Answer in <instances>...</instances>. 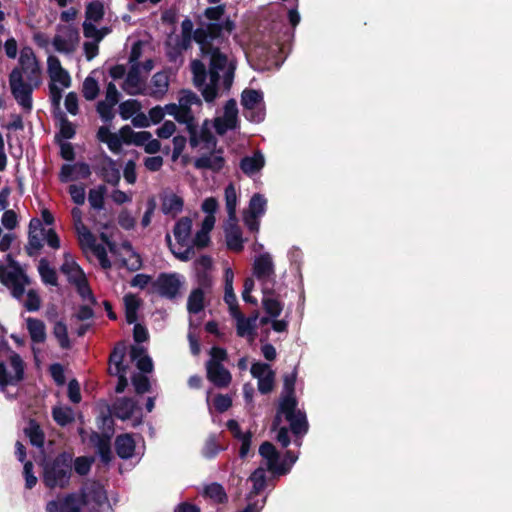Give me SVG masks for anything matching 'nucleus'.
Wrapping results in <instances>:
<instances>
[{
	"label": "nucleus",
	"mask_w": 512,
	"mask_h": 512,
	"mask_svg": "<svg viewBox=\"0 0 512 512\" xmlns=\"http://www.w3.org/2000/svg\"><path fill=\"white\" fill-rule=\"evenodd\" d=\"M42 482L49 489H65L70 484L73 471V454L63 451L53 458L44 459Z\"/></svg>",
	"instance_id": "nucleus-1"
},
{
	"label": "nucleus",
	"mask_w": 512,
	"mask_h": 512,
	"mask_svg": "<svg viewBox=\"0 0 512 512\" xmlns=\"http://www.w3.org/2000/svg\"><path fill=\"white\" fill-rule=\"evenodd\" d=\"M9 84L11 93L18 105L22 107L24 112L30 113L33 109L32 93L34 87L31 83L24 81L22 71L18 67L10 72Z\"/></svg>",
	"instance_id": "nucleus-2"
},
{
	"label": "nucleus",
	"mask_w": 512,
	"mask_h": 512,
	"mask_svg": "<svg viewBox=\"0 0 512 512\" xmlns=\"http://www.w3.org/2000/svg\"><path fill=\"white\" fill-rule=\"evenodd\" d=\"M13 373L7 369L5 362L0 360V390L3 392L8 386H17L25 379V362L22 357L12 351L8 357Z\"/></svg>",
	"instance_id": "nucleus-3"
},
{
	"label": "nucleus",
	"mask_w": 512,
	"mask_h": 512,
	"mask_svg": "<svg viewBox=\"0 0 512 512\" xmlns=\"http://www.w3.org/2000/svg\"><path fill=\"white\" fill-rule=\"evenodd\" d=\"M182 282L177 273H160L151 284V292L162 298L173 300L180 295Z\"/></svg>",
	"instance_id": "nucleus-4"
},
{
	"label": "nucleus",
	"mask_w": 512,
	"mask_h": 512,
	"mask_svg": "<svg viewBox=\"0 0 512 512\" xmlns=\"http://www.w3.org/2000/svg\"><path fill=\"white\" fill-rule=\"evenodd\" d=\"M78 494V503L86 506L93 502L98 507H102L108 500L104 486L98 481H92L81 487Z\"/></svg>",
	"instance_id": "nucleus-5"
},
{
	"label": "nucleus",
	"mask_w": 512,
	"mask_h": 512,
	"mask_svg": "<svg viewBox=\"0 0 512 512\" xmlns=\"http://www.w3.org/2000/svg\"><path fill=\"white\" fill-rule=\"evenodd\" d=\"M57 30L62 31L65 37H62L61 35L54 36L52 44L55 50L59 53L66 54L74 52L80 39L78 29L72 25H69L64 27L58 26Z\"/></svg>",
	"instance_id": "nucleus-6"
},
{
	"label": "nucleus",
	"mask_w": 512,
	"mask_h": 512,
	"mask_svg": "<svg viewBox=\"0 0 512 512\" xmlns=\"http://www.w3.org/2000/svg\"><path fill=\"white\" fill-rule=\"evenodd\" d=\"M259 454L267 461V469L273 474L281 476L289 473L290 467L279 462L280 454L271 442H263L259 447Z\"/></svg>",
	"instance_id": "nucleus-7"
},
{
	"label": "nucleus",
	"mask_w": 512,
	"mask_h": 512,
	"mask_svg": "<svg viewBox=\"0 0 512 512\" xmlns=\"http://www.w3.org/2000/svg\"><path fill=\"white\" fill-rule=\"evenodd\" d=\"M8 265L13 270H8L5 266L0 265V282L8 288H12L15 283H19L22 277L26 274L19 263L7 255Z\"/></svg>",
	"instance_id": "nucleus-8"
},
{
	"label": "nucleus",
	"mask_w": 512,
	"mask_h": 512,
	"mask_svg": "<svg viewBox=\"0 0 512 512\" xmlns=\"http://www.w3.org/2000/svg\"><path fill=\"white\" fill-rule=\"evenodd\" d=\"M207 379L218 388H226L232 380L231 373L222 363H214L206 365Z\"/></svg>",
	"instance_id": "nucleus-9"
},
{
	"label": "nucleus",
	"mask_w": 512,
	"mask_h": 512,
	"mask_svg": "<svg viewBox=\"0 0 512 512\" xmlns=\"http://www.w3.org/2000/svg\"><path fill=\"white\" fill-rule=\"evenodd\" d=\"M97 175L107 184L117 186L121 179L119 169L116 167L115 161L105 156L104 162L94 168Z\"/></svg>",
	"instance_id": "nucleus-10"
},
{
	"label": "nucleus",
	"mask_w": 512,
	"mask_h": 512,
	"mask_svg": "<svg viewBox=\"0 0 512 512\" xmlns=\"http://www.w3.org/2000/svg\"><path fill=\"white\" fill-rule=\"evenodd\" d=\"M140 63L132 64L124 81L123 89L129 95H146L145 88H141Z\"/></svg>",
	"instance_id": "nucleus-11"
},
{
	"label": "nucleus",
	"mask_w": 512,
	"mask_h": 512,
	"mask_svg": "<svg viewBox=\"0 0 512 512\" xmlns=\"http://www.w3.org/2000/svg\"><path fill=\"white\" fill-rule=\"evenodd\" d=\"M81 508L77 493H68L62 499L50 500L46 503V512H69L71 509Z\"/></svg>",
	"instance_id": "nucleus-12"
},
{
	"label": "nucleus",
	"mask_w": 512,
	"mask_h": 512,
	"mask_svg": "<svg viewBox=\"0 0 512 512\" xmlns=\"http://www.w3.org/2000/svg\"><path fill=\"white\" fill-rule=\"evenodd\" d=\"M217 155H202L194 161V167L196 169H208L213 172H220L225 166V159L222 156L223 149L219 148L216 150Z\"/></svg>",
	"instance_id": "nucleus-13"
},
{
	"label": "nucleus",
	"mask_w": 512,
	"mask_h": 512,
	"mask_svg": "<svg viewBox=\"0 0 512 512\" xmlns=\"http://www.w3.org/2000/svg\"><path fill=\"white\" fill-rule=\"evenodd\" d=\"M253 274L260 281H264L275 274L274 264L268 253L261 254L255 259Z\"/></svg>",
	"instance_id": "nucleus-14"
},
{
	"label": "nucleus",
	"mask_w": 512,
	"mask_h": 512,
	"mask_svg": "<svg viewBox=\"0 0 512 512\" xmlns=\"http://www.w3.org/2000/svg\"><path fill=\"white\" fill-rule=\"evenodd\" d=\"M114 445L116 454L119 458L127 460L133 457L136 442L131 434L125 433L118 435L115 438Z\"/></svg>",
	"instance_id": "nucleus-15"
},
{
	"label": "nucleus",
	"mask_w": 512,
	"mask_h": 512,
	"mask_svg": "<svg viewBox=\"0 0 512 512\" xmlns=\"http://www.w3.org/2000/svg\"><path fill=\"white\" fill-rule=\"evenodd\" d=\"M53 117L57 121L56 125L59 127V131L55 134V143L74 138L76 128L72 122L69 121L66 114L64 112H58V115Z\"/></svg>",
	"instance_id": "nucleus-16"
},
{
	"label": "nucleus",
	"mask_w": 512,
	"mask_h": 512,
	"mask_svg": "<svg viewBox=\"0 0 512 512\" xmlns=\"http://www.w3.org/2000/svg\"><path fill=\"white\" fill-rule=\"evenodd\" d=\"M91 441L97 449V453L103 463L108 464L112 460L111 439L107 434L93 432Z\"/></svg>",
	"instance_id": "nucleus-17"
},
{
	"label": "nucleus",
	"mask_w": 512,
	"mask_h": 512,
	"mask_svg": "<svg viewBox=\"0 0 512 512\" xmlns=\"http://www.w3.org/2000/svg\"><path fill=\"white\" fill-rule=\"evenodd\" d=\"M137 403L129 397L118 398L113 404V415L123 421L132 417Z\"/></svg>",
	"instance_id": "nucleus-18"
},
{
	"label": "nucleus",
	"mask_w": 512,
	"mask_h": 512,
	"mask_svg": "<svg viewBox=\"0 0 512 512\" xmlns=\"http://www.w3.org/2000/svg\"><path fill=\"white\" fill-rule=\"evenodd\" d=\"M242 232L237 225V222L228 220V227L226 228V245L229 250L234 252H241L243 246Z\"/></svg>",
	"instance_id": "nucleus-19"
},
{
	"label": "nucleus",
	"mask_w": 512,
	"mask_h": 512,
	"mask_svg": "<svg viewBox=\"0 0 512 512\" xmlns=\"http://www.w3.org/2000/svg\"><path fill=\"white\" fill-rule=\"evenodd\" d=\"M151 84L153 89L147 94L156 100H160L168 91V76L164 72H157L153 75Z\"/></svg>",
	"instance_id": "nucleus-20"
},
{
	"label": "nucleus",
	"mask_w": 512,
	"mask_h": 512,
	"mask_svg": "<svg viewBox=\"0 0 512 512\" xmlns=\"http://www.w3.org/2000/svg\"><path fill=\"white\" fill-rule=\"evenodd\" d=\"M265 164L263 155L260 152L254 153L253 156H245L240 161V168L246 175H253L260 171Z\"/></svg>",
	"instance_id": "nucleus-21"
},
{
	"label": "nucleus",
	"mask_w": 512,
	"mask_h": 512,
	"mask_svg": "<svg viewBox=\"0 0 512 512\" xmlns=\"http://www.w3.org/2000/svg\"><path fill=\"white\" fill-rule=\"evenodd\" d=\"M24 434L28 437L30 444L42 448L45 442V434L40 424L35 419H30L27 427L24 428Z\"/></svg>",
	"instance_id": "nucleus-22"
},
{
	"label": "nucleus",
	"mask_w": 512,
	"mask_h": 512,
	"mask_svg": "<svg viewBox=\"0 0 512 512\" xmlns=\"http://www.w3.org/2000/svg\"><path fill=\"white\" fill-rule=\"evenodd\" d=\"M206 28L208 31L209 39L211 43H213L214 40L222 36L223 31L231 33L235 29V23L233 20L227 17L223 22L208 23Z\"/></svg>",
	"instance_id": "nucleus-23"
},
{
	"label": "nucleus",
	"mask_w": 512,
	"mask_h": 512,
	"mask_svg": "<svg viewBox=\"0 0 512 512\" xmlns=\"http://www.w3.org/2000/svg\"><path fill=\"white\" fill-rule=\"evenodd\" d=\"M184 201L183 199L172 193L162 198L161 211L165 214H172L176 216L183 210Z\"/></svg>",
	"instance_id": "nucleus-24"
},
{
	"label": "nucleus",
	"mask_w": 512,
	"mask_h": 512,
	"mask_svg": "<svg viewBox=\"0 0 512 512\" xmlns=\"http://www.w3.org/2000/svg\"><path fill=\"white\" fill-rule=\"evenodd\" d=\"M203 496L216 504H226L228 502V496L224 487L217 482L206 485L203 490Z\"/></svg>",
	"instance_id": "nucleus-25"
},
{
	"label": "nucleus",
	"mask_w": 512,
	"mask_h": 512,
	"mask_svg": "<svg viewBox=\"0 0 512 512\" xmlns=\"http://www.w3.org/2000/svg\"><path fill=\"white\" fill-rule=\"evenodd\" d=\"M64 259L65 260L60 267V271L67 275L69 283L74 284L73 279H80L85 276L82 268L74 260H70V255L68 253L64 255Z\"/></svg>",
	"instance_id": "nucleus-26"
},
{
	"label": "nucleus",
	"mask_w": 512,
	"mask_h": 512,
	"mask_svg": "<svg viewBox=\"0 0 512 512\" xmlns=\"http://www.w3.org/2000/svg\"><path fill=\"white\" fill-rule=\"evenodd\" d=\"M27 329L32 342L43 343L46 340V328L42 320L36 318H28Z\"/></svg>",
	"instance_id": "nucleus-27"
},
{
	"label": "nucleus",
	"mask_w": 512,
	"mask_h": 512,
	"mask_svg": "<svg viewBox=\"0 0 512 512\" xmlns=\"http://www.w3.org/2000/svg\"><path fill=\"white\" fill-rule=\"evenodd\" d=\"M249 480L253 483L252 489L247 496V500H252L254 496L260 494L266 487V473L262 467L255 469Z\"/></svg>",
	"instance_id": "nucleus-28"
},
{
	"label": "nucleus",
	"mask_w": 512,
	"mask_h": 512,
	"mask_svg": "<svg viewBox=\"0 0 512 512\" xmlns=\"http://www.w3.org/2000/svg\"><path fill=\"white\" fill-rule=\"evenodd\" d=\"M192 221L188 217L180 218L174 226L173 234L180 245H184L190 236Z\"/></svg>",
	"instance_id": "nucleus-29"
},
{
	"label": "nucleus",
	"mask_w": 512,
	"mask_h": 512,
	"mask_svg": "<svg viewBox=\"0 0 512 512\" xmlns=\"http://www.w3.org/2000/svg\"><path fill=\"white\" fill-rule=\"evenodd\" d=\"M209 56V69L216 71H223L228 64V57L220 51L219 47L214 46L207 52L206 57Z\"/></svg>",
	"instance_id": "nucleus-30"
},
{
	"label": "nucleus",
	"mask_w": 512,
	"mask_h": 512,
	"mask_svg": "<svg viewBox=\"0 0 512 512\" xmlns=\"http://www.w3.org/2000/svg\"><path fill=\"white\" fill-rule=\"evenodd\" d=\"M126 354V347L123 342L118 343L109 356V363L114 364L115 371L127 372L128 366L123 363Z\"/></svg>",
	"instance_id": "nucleus-31"
},
{
	"label": "nucleus",
	"mask_w": 512,
	"mask_h": 512,
	"mask_svg": "<svg viewBox=\"0 0 512 512\" xmlns=\"http://www.w3.org/2000/svg\"><path fill=\"white\" fill-rule=\"evenodd\" d=\"M234 272L232 268L227 267L224 270V301L228 306L236 305L237 297L233 289Z\"/></svg>",
	"instance_id": "nucleus-32"
},
{
	"label": "nucleus",
	"mask_w": 512,
	"mask_h": 512,
	"mask_svg": "<svg viewBox=\"0 0 512 512\" xmlns=\"http://www.w3.org/2000/svg\"><path fill=\"white\" fill-rule=\"evenodd\" d=\"M190 67L194 86L201 88L204 86L208 74L205 64L199 59H194L191 61Z\"/></svg>",
	"instance_id": "nucleus-33"
},
{
	"label": "nucleus",
	"mask_w": 512,
	"mask_h": 512,
	"mask_svg": "<svg viewBox=\"0 0 512 512\" xmlns=\"http://www.w3.org/2000/svg\"><path fill=\"white\" fill-rule=\"evenodd\" d=\"M263 100L262 92L246 88L241 93V105L244 109L252 110Z\"/></svg>",
	"instance_id": "nucleus-34"
},
{
	"label": "nucleus",
	"mask_w": 512,
	"mask_h": 512,
	"mask_svg": "<svg viewBox=\"0 0 512 512\" xmlns=\"http://www.w3.org/2000/svg\"><path fill=\"white\" fill-rule=\"evenodd\" d=\"M192 38L199 45L201 56L205 58L207 52L214 47V44L211 43L209 39L207 28H196L193 32Z\"/></svg>",
	"instance_id": "nucleus-35"
},
{
	"label": "nucleus",
	"mask_w": 512,
	"mask_h": 512,
	"mask_svg": "<svg viewBox=\"0 0 512 512\" xmlns=\"http://www.w3.org/2000/svg\"><path fill=\"white\" fill-rule=\"evenodd\" d=\"M204 309V291L202 288L194 289L187 301V310L190 314H198Z\"/></svg>",
	"instance_id": "nucleus-36"
},
{
	"label": "nucleus",
	"mask_w": 512,
	"mask_h": 512,
	"mask_svg": "<svg viewBox=\"0 0 512 512\" xmlns=\"http://www.w3.org/2000/svg\"><path fill=\"white\" fill-rule=\"evenodd\" d=\"M297 399L295 395L285 394L281 398L278 413L284 414L286 420L297 414Z\"/></svg>",
	"instance_id": "nucleus-37"
},
{
	"label": "nucleus",
	"mask_w": 512,
	"mask_h": 512,
	"mask_svg": "<svg viewBox=\"0 0 512 512\" xmlns=\"http://www.w3.org/2000/svg\"><path fill=\"white\" fill-rule=\"evenodd\" d=\"M225 202H226V210L228 213V220L237 222V217H236L237 195H236V190H235L233 184H229L225 188Z\"/></svg>",
	"instance_id": "nucleus-38"
},
{
	"label": "nucleus",
	"mask_w": 512,
	"mask_h": 512,
	"mask_svg": "<svg viewBox=\"0 0 512 512\" xmlns=\"http://www.w3.org/2000/svg\"><path fill=\"white\" fill-rule=\"evenodd\" d=\"M38 271L41 276L42 281L45 284H49L52 286L58 285V277L56 271L49 266L48 261L45 258H42L39 262Z\"/></svg>",
	"instance_id": "nucleus-39"
},
{
	"label": "nucleus",
	"mask_w": 512,
	"mask_h": 512,
	"mask_svg": "<svg viewBox=\"0 0 512 512\" xmlns=\"http://www.w3.org/2000/svg\"><path fill=\"white\" fill-rule=\"evenodd\" d=\"M52 417L53 420L59 425V426H67L68 424L72 423L74 421V415L73 411L70 407H54L52 409Z\"/></svg>",
	"instance_id": "nucleus-40"
},
{
	"label": "nucleus",
	"mask_w": 512,
	"mask_h": 512,
	"mask_svg": "<svg viewBox=\"0 0 512 512\" xmlns=\"http://www.w3.org/2000/svg\"><path fill=\"white\" fill-rule=\"evenodd\" d=\"M74 286L76 287L77 293L83 300H88L92 305L97 303L95 296L89 286L88 280L86 276L80 279H73Z\"/></svg>",
	"instance_id": "nucleus-41"
},
{
	"label": "nucleus",
	"mask_w": 512,
	"mask_h": 512,
	"mask_svg": "<svg viewBox=\"0 0 512 512\" xmlns=\"http://www.w3.org/2000/svg\"><path fill=\"white\" fill-rule=\"evenodd\" d=\"M105 14L104 5L100 1H92L86 5L85 16L88 22H99Z\"/></svg>",
	"instance_id": "nucleus-42"
},
{
	"label": "nucleus",
	"mask_w": 512,
	"mask_h": 512,
	"mask_svg": "<svg viewBox=\"0 0 512 512\" xmlns=\"http://www.w3.org/2000/svg\"><path fill=\"white\" fill-rule=\"evenodd\" d=\"M290 423V429L294 435H302L307 433L308 431V422L306 419V415L299 411L296 415L292 416L290 420H287Z\"/></svg>",
	"instance_id": "nucleus-43"
},
{
	"label": "nucleus",
	"mask_w": 512,
	"mask_h": 512,
	"mask_svg": "<svg viewBox=\"0 0 512 512\" xmlns=\"http://www.w3.org/2000/svg\"><path fill=\"white\" fill-rule=\"evenodd\" d=\"M53 335L58 340L62 349H70L71 343L68 337L67 325L62 320L57 321L53 327Z\"/></svg>",
	"instance_id": "nucleus-44"
},
{
	"label": "nucleus",
	"mask_w": 512,
	"mask_h": 512,
	"mask_svg": "<svg viewBox=\"0 0 512 512\" xmlns=\"http://www.w3.org/2000/svg\"><path fill=\"white\" fill-rule=\"evenodd\" d=\"M107 192L105 185H99L97 188L91 189L88 194V200L92 208L101 210L104 207V197Z\"/></svg>",
	"instance_id": "nucleus-45"
},
{
	"label": "nucleus",
	"mask_w": 512,
	"mask_h": 512,
	"mask_svg": "<svg viewBox=\"0 0 512 512\" xmlns=\"http://www.w3.org/2000/svg\"><path fill=\"white\" fill-rule=\"evenodd\" d=\"M267 200L262 194H254L249 202V213L254 216H262L266 210Z\"/></svg>",
	"instance_id": "nucleus-46"
},
{
	"label": "nucleus",
	"mask_w": 512,
	"mask_h": 512,
	"mask_svg": "<svg viewBox=\"0 0 512 512\" xmlns=\"http://www.w3.org/2000/svg\"><path fill=\"white\" fill-rule=\"evenodd\" d=\"M140 109L141 104L138 100L129 99L120 104L119 113L123 120H128L134 114L138 113Z\"/></svg>",
	"instance_id": "nucleus-47"
},
{
	"label": "nucleus",
	"mask_w": 512,
	"mask_h": 512,
	"mask_svg": "<svg viewBox=\"0 0 512 512\" xmlns=\"http://www.w3.org/2000/svg\"><path fill=\"white\" fill-rule=\"evenodd\" d=\"M262 306L264 311L272 318L280 316L283 310V305L279 300L266 296L262 299Z\"/></svg>",
	"instance_id": "nucleus-48"
},
{
	"label": "nucleus",
	"mask_w": 512,
	"mask_h": 512,
	"mask_svg": "<svg viewBox=\"0 0 512 512\" xmlns=\"http://www.w3.org/2000/svg\"><path fill=\"white\" fill-rule=\"evenodd\" d=\"M83 96L86 100L92 101L99 94V85L95 78L88 76L83 82Z\"/></svg>",
	"instance_id": "nucleus-49"
},
{
	"label": "nucleus",
	"mask_w": 512,
	"mask_h": 512,
	"mask_svg": "<svg viewBox=\"0 0 512 512\" xmlns=\"http://www.w3.org/2000/svg\"><path fill=\"white\" fill-rule=\"evenodd\" d=\"M257 319V315L253 317L246 318L245 316L237 319V335L240 337H244L247 334H252L255 328V321Z\"/></svg>",
	"instance_id": "nucleus-50"
},
{
	"label": "nucleus",
	"mask_w": 512,
	"mask_h": 512,
	"mask_svg": "<svg viewBox=\"0 0 512 512\" xmlns=\"http://www.w3.org/2000/svg\"><path fill=\"white\" fill-rule=\"evenodd\" d=\"M49 94L52 105V114L53 116H56L58 115V112H63L60 107L62 99V89L58 87L55 83H49Z\"/></svg>",
	"instance_id": "nucleus-51"
},
{
	"label": "nucleus",
	"mask_w": 512,
	"mask_h": 512,
	"mask_svg": "<svg viewBox=\"0 0 512 512\" xmlns=\"http://www.w3.org/2000/svg\"><path fill=\"white\" fill-rule=\"evenodd\" d=\"M222 450L220 445L217 442V438L215 435L210 436L202 449V454L207 459H212L218 455V453Z\"/></svg>",
	"instance_id": "nucleus-52"
},
{
	"label": "nucleus",
	"mask_w": 512,
	"mask_h": 512,
	"mask_svg": "<svg viewBox=\"0 0 512 512\" xmlns=\"http://www.w3.org/2000/svg\"><path fill=\"white\" fill-rule=\"evenodd\" d=\"M132 384L135 392L140 395L149 392L151 389L148 377L141 373H137L132 376Z\"/></svg>",
	"instance_id": "nucleus-53"
},
{
	"label": "nucleus",
	"mask_w": 512,
	"mask_h": 512,
	"mask_svg": "<svg viewBox=\"0 0 512 512\" xmlns=\"http://www.w3.org/2000/svg\"><path fill=\"white\" fill-rule=\"evenodd\" d=\"M19 64L21 68H19L23 73H28L29 69H32L38 65L37 60L31 50L25 51L23 50L20 54Z\"/></svg>",
	"instance_id": "nucleus-54"
},
{
	"label": "nucleus",
	"mask_w": 512,
	"mask_h": 512,
	"mask_svg": "<svg viewBox=\"0 0 512 512\" xmlns=\"http://www.w3.org/2000/svg\"><path fill=\"white\" fill-rule=\"evenodd\" d=\"M43 247V244L41 242V239L37 233L28 232V244L25 246V251L28 256L33 257L35 254L41 250Z\"/></svg>",
	"instance_id": "nucleus-55"
},
{
	"label": "nucleus",
	"mask_w": 512,
	"mask_h": 512,
	"mask_svg": "<svg viewBox=\"0 0 512 512\" xmlns=\"http://www.w3.org/2000/svg\"><path fill=\"white\" fill-rule=\"evenodd\" d=\"M226 13V5L219 4L208 7L204 10V17L212 22H219Z\"/></svg>",
	"instance_id": "nucleus-56"
},
{
	"label": "nucleus",
	"mask_w": 512,
	"mask_h": 512,
	"mask_svg": "<svg viewBox=\"0 0 512 512\" xmlns=\"http://www.w3.org/2000/svg\"><path fill=\"white\" fill-rule=\"evenodd\" d=\"M92 460L86 456L77 457L73 460L75 472L80 476L87 475L91 470Z\"/></svg>",
	"instance_id": "nucleus-57"
},
{
	"label": "nucleus",
	"mask_w": 512,
	"mask_h": 512,
	"mask_svg": "<svg viewBox=\"0 0 512 512\" xmlns=\"http://www.w3.org/2000/svg\"><path fill=\"white\" fill-rule=\"evenodd\" d=\"M77 232L79 234L80 244L87 245L90 249L95 246L96 238L94 234L83 224L81 226H77Z\"/></svg>",
	"instance_id": "nucleus-58"
},
{
	"label": "nucleus",
	"mask_w": 512,
	"mask_h": 512,
	"mask_svg": "<svg viewBox=\"0 0 512 512\" xmlns=\"http://www.w3.org/2000/svg\"><path fill=\"white\" fill-rule=\"evenodd\" d=\"M238 122L235 120H227V118H216L214 127L218 135H224L228 130H234L237 127Z\"/></svg>",
	"instance_id": "nucleus-59"
},
{
	"label": "nucleus",
	"mask_w": 512,
	"mask_h": 512,
	"mask_svg": "<svg viewBox=\"0 0 512 512\" xmlns=\"http://www.w3.org/2000/svg\"><path fill=\"white\" fill-rule=\"evenodd\" d=\"M34 465L32 461H26L24 463L23 475L25 478V487L26 489H32L37 484V477L33 472Z\"/></svg>",
	"instance_id": "nucleus-60"
},
{
	"label": "nucleus",
	"mask_w": 512,
	"mask_h": 512,
	"mask_svg": "<svg viewBox=\"0 0 512 512\" xmlns=\"http://www.w3.org/2000/svg\"><path fill=\"white\" fill-rule=\"evenodd\" d=\"M114 106L115 105H113L111 103H107L105 101H99L97 103L96 110L99 113V115H100V117L102 118L103 121H105V122L112 121V119L115 116L114 112H113V107Z\"/></svg>",
	"instance_id": "nucleus-61"
},
{
	"label": "nucleus",
	"mask_w": 512,
	"mask_h": 512,
	"mask_svg": "<svg viewBox=\"0 0 512 512\" xmlns=\"http://www.w3.org/2000/svg\"><path fill=\"white\" fill-rule=\"evenodd\" d=\"M274 386V373L269 370L266 376L258 379V390L261 394H268Z\"/></svg>",
	"instance_id": "nucleus-62"
},
{
	"label": "nucleus",
	"mask_w": 512,
	"mask_h": 512,
	"mask_svg": "<svg viewBox=\"0 0 512 512\" xmlns=\"http://www.w3.org/2000/svg\"><path fill=\"white\" fill-rule=\"evenodd\" d=\"M213 404L216 411L223 413L232 406V399L228 395L218 394L214 397Z\"/></svg>",
	"instance_id": "nucleus-63"
},
{
	"label": "nucleus",
	"mask_w": 512,
	"mask_h": 512,
	"mask_svg": "<svg viewBox=\"0 0 512 512\" xmlns=\"http://www.w3.org/2000/svg\"><path fill=\"white\" fill-rule=\"evenodd\" d=\"M83 34L86 38H93L96 42L103 39V33L92 22L84 21Z\"/></svg>",
	"instance_id": "nucleus-64"
}]
</instances>
